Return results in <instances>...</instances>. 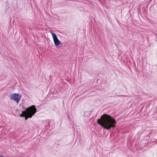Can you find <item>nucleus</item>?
<instances>
[{
	"mask_svg": "<svg viewBox=\"0 0 157 157\" xmlns=\"http://www.w3.org/2000/svg\"><path fill=\"white\" fill-rule=\"evenodd\" d=\"M24 117H25V120H27L28 117H29L28 115H26Z\"/></svg>",
	"mask_w": 157,
	"mask_h": 157,
	"instance_id": "obj_5",
	"label": "nucleus"
},
{
	"mask_svg": "<svg viewBox=\"0 0 157 157\" xmlns=\"http://www.w3.org/2000/svg\"><path fill=\"white\" fill-rule=\"evenodd\" d=\"M21 96L20 94L15 93L11 95L10 99L11 100H14L17 103H18L21 98Z\"/></svg>",
	"mask_w": 157,
	"mask_h": 157,
	"instance_id": "obj_3",
	"label": "nucleus"
},
{
	"mask_svg": "<svg viewBox=\"0 0 157 157\" xmlns=\"http://www.w3.org/2000/svg\"><path fill=\"white\" fill-rule=\"evenodd\" d=\"M52 34V36L54 42L56 46H57L60 44L61 42L58 40L56 35L50 32Z\"/></svg>",
	"mask_w": 157,
	"mask_h": 157,
	"instance_id": "obj_4",
	"label": "nucleus"
},
{
	"mask_svg": "<svg viewBox=\"0 0 157 157\" xmlns=\"http://www.w3.org/2000/svg\"><path fill=\"white\" fill-rule=\"evenodd\" d=\"M36 112V109L35 108L34 105L31 106L28 108L26 109L25 111H23L22 114L20 116L21 117L25 116L26 115H28L29 118H31Z\"/></svg>",
	"mask_w": 157,
	"mask_h": 157,
	"instance_id": "obj_2",
	"label": "nucleus"
},
{
	"mask_svg": "<svg viewBox=\"0 0 157 157\" xmlns=\"http://www.w3.org/2000/svg\"><path fill=\"white\" fill-rule=\"evenodd\" d=\"M97 122L104 129L107 130L112 128H114L117 124L115 120L113 117L105 114L101 116L100 119H98Z\"/></svg>",
	"mask_w": 157,
	"mask_h": 157,
	"instance_id": "obj_1",
	"label": "nucleus"
},
{
	"mask_svg": "<svg viewBox=\"0 0 157 157\" xmlns=\"http://www.w3.org/2000/svg\"><path fill=\"white\" fill-rule=\"evenodd\" d=\"M0 157H5L4 156L2 155H0Z\"/></svg>",
	"mask_w": 157,
	"mask_h": 157,
	"instance_id": "obj_6",
	"label": "nucleus"
}]
</instances>
